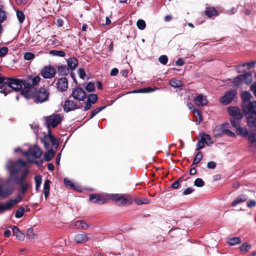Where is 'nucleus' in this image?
Here are the masks:
<instances>
[{
  "mask_svg": "<svg viewBox=\"0 0 256 256\" xmlns=\"http://www.w3.org/2000/svg\"><path fill=\"white\" fill-rule=\"evenodd\" d=\"M22 154L26 156L28 160L32 162L34 158H39L42 154V150L37 145H34L29 148V149L22 152Z\"/></svg>",
  "mask_w": 256,
  "mask_h": 256,
  "instance_id": "5",
  "label": "nucleus"
},
{
  "mask_svg": "<svg viewBox=\"0 0 256 256\" xmlns=\"http://www.w3.org/2000/svg\"><path fill=\"white\" fill-rule=\"evenodd\" d=\"M194 100L196 102V104L200 106H206L208 102L206 97L204 96L202 94H198L194 98Z\"/></svg>",
  "mask_w": 256,
  "mask_h": 256,
  "instance_id": "23",
  "label": "nucleus"
},
{
  "mask_svg": "<svg viewBox=\"0 0 256 256\" xmlns=\"http://www.w3.org/2000/svg\"><path fill=\"white\" fill-rule=\"evenodd\" d=\"M204 146V144L202 142L201 139L198 140L197 144H196V150L198 151L200 150V149L202 148Z\"/></svg>",
  "mask_w": 256,
  "mask_h": 256,
  "instance_id": "60",
  "label": "nucleus"
},
{
  "mask_svg": "<svg viewBox=\"0 0 256 256\" xmlns=\"http://www.w3.org/2000/svg\"><path fill=\"white\" fill-rule=\"evenodd\" d=\"M28 172V170H26L22 172V174L20 178H18V175H16V176H14L11 180L16 184H22V183H24L26 176Z\"/></svg>",
  "mask_w": 256,
  "mask_h": 256,
  "instance_id": "20",
  "label": "nucleus"
},
{
  "mask_svg": "<svg viewBox=\"0 0 256 256\" xmlns=\"http://www.w3.org/2000/svg\"><path fill=\"white\" fill-rule=\"evenodd\" d=\"M202 158V154L201 152H199L197 153L196 156L194 157L192 165H196L199 163Z\"/></svg>",
  "mask_w": 256,
  "mask_h": 256,
  "instance_id": "41",
  "label": "nucleus"
},
{
  "mask_svg": "<svg viewBox=\"0 0 256 256\" xmlns=\"http://www.w3.org/2000/svg\"><path fill=\"white\" fill-rule=\"evenodd\" d=\"M34 180L36 182V190L38 191L42 184V176L40 175H37L34 177Z\"/></svg>",
  "mask_w": 256,
  "mask_h": 256,
  "instance_id": "42",
  "label": "nucleus"
},
{
  "mask_svg": "<svg viewBox=\"0 0 256 256\" xmlns=\"http://www.w3.org/2000/svg\"><path fill=\"white\" fill-rule=\"evenodd\" d=\"M6 18V15L4 11L0 10V24L2 23Z\"/></svg>",
  "mask_w": 256,
  "mask_h": 256,
  "instance_id": "58",
  "label": "nucleus"
},
{
  "mask_svg": "<svg viewBox=\"0 0 256 256\" xmlns=\"http://www.w3.org/2000/svg\"><path fill=\"white\" fill-rule=\"evenodd\" d=\"M242 82L246 84H250L252 82V76L251 72H246L244 74H240Z\"/></svg>",
  "mask_w": 256,
  "mask_h": 256,
  "instance_id": "21",
  "label": "nucleus"
},
{
  "mask_svg": "<svg viewBox=\"0 0 256 256\" xmlns=\"http://www.w3.org/2000/svg\"><path fill=\"white\" fill-rule=\"evenodd\" d=\"M232 83L234 86H238L240 85H242L243 84L242 80L240 78V74L235 77L233 79Z\"/></svg>",
  "mask_w": 256,
  "mask_h": 256,
  "instance_id": "44",
  "label": "nucleus"
},
{
  "mask_svg": "<svg viewBox=\"0 0 256 256\" xmlns=\"http://www.w3.org/2000/svg\"><path fill=\"white\" fill-rule=\"evenodd\" d=\"M26 162L22 160H18L15 162L12 166L9 168L10 173V178L12 179L14 176H16L20 169L26 166Z\"/></svg>",
  "mask_w": 256,
  "mask_h": 256,
  "instance_id": "7",
  "label": "nucleus"
},
{
  "mask_svg": "<svg viewBox=\"0 0 256 256\" xmlns=\"http://www.w3.org/2000/svg\"><path fill=\"white\" fill-rule=\"evenodd\" d=\"M227 111L230 116V118H236V119H242V118L240 110L236 106H230L228 108Z\"/></svg>",
  "mask_w": 256,
  "mask_h": 256,
  "instance_id": "15",
  "label": "nucleus"
},
{
  "mask_svg": "<svg viewBox=\"0 0 256 256\" xmlns=\"http://www.w3.org/2000/svg\"><path fill=\"white\" fill-rule=\"evenodd\" d=\"M110 200H114L115 203L119 206L129 205L132 202V198L126 194H111Z\"/></svg>",
  "mask_w": 256,
  "mask_h": 256,
  "instance_id": "4",
  "label": "nucleus"
},
{
  "mask_svg": "<svg viewBox=\"0 0 256 256\" xmlns=\"http://www.w3.org/2000/svg\"><path fill=\"white\" fill-rule=\"evenodd\" d=\"M243 112L247 116H256V101H251L244 105H242Z\"/></svg>",
  "mask_w": 256,
  "mask_h": 256,
  "instance_id": "11",
  "label": "nucleus"
},
{
  "mask_svg": "<svg viewBox=\"0 0 256 256\" xmlns=\"http://www.w3.org/2000/svg\"><path fill=\"white\" fill-rule=\"evenodd\" d=\"M73 98L79 101L84 100L86 98V94L84 90L80 87L74 88L72 93Z\"/></svg>",
  "mask_w": 256,
  "mask_h": 256,
  "instance_id": "14",
  "label": "nucleus"
},
{
  "mask_svg": "<svg viewBox=\"0 0 256 256\" xmlns=\"http://www.w3.org/2000/svg\"><path fill=\"white\" fill-rule=\"evenodd\" d=\"M23 196L21 194L18 193L14 199H12L4 204H0V212H3L11 210L14 206L18 204L22 200Z\"/></svg>",
  "mask_w": 256,
  "mask_h": 256,
  "instance_id": "8",
  "label": "nucleus"
},
{
  "mask_svg": "<svg viewBox=\"0 0 256 256\" xmlns=\"http://www.w3.org/2000/svg\"><path fill=\"white\" fill-rule=\"evenodd\" d=\"M200 139L204 144H206L209 146L212 144L211 138L208 134H204L201 136Z\"/></svg>",
  "mask_w": 256,
  "mask_h": 256,
  "instance_id": "34",
  "label": "nucleus"
},
{
  "mask_svg": "<svg viewBox=\"0 0 256 256\" xmlns=\"http://www.w3.org/2000/svg\"><path fill=\"white\" fill-rule=\"evenodd\" d=\"M170 84L174 88H180L183 86L182 82L180 80H177L176 78H172L170 80Z\"/></svg>",
  "mask_w": 256,
  "mask_h": 256,
  "instance_id": "33",
  "label": "nucleus"
},
{
  "mask_svg": "<svg viewBox=\"0 0 256 256\" xmlns=\"http://www.w3.org/2000/svg\"><path fill=\"white\" fill-rule=\"evenodd\" d=\"M74 226L76 228L86 230H88L89 226L84 220H78L74 222Z\"/></svg>",
  "mask_w": 256,
  "mask_h": 256,
  "instance_id": "31",
  "label": "nucleus"
},
{
  "mask_svg": "<svg viewBox=\"0 0 256 256\" xmlns=\"http://www.w3.org/2000/svg\"><path fill=\"white\" fill-rule=\"evenodd\" d=\"M25 212V209L24 207H20L16 212L15 216L16 218H20L23 216Z\"/></svg>",
  "mask_w": 256,
  "mask_h": 256,
  "instance_id": "40",
  "label": "nucleus"
},
{
  "mask_svg": "<svg viewBox=\"0 0 256 256\" xmlns=\"http://www.w3.org/2000/svg\"><path fill=\"white\" fill-rule=\"evenodd\" d=\"M64 111L69 112L78 108L76 104L71 100H66L63 106Z\"/></svg>",
  "mask_w": 256,
  "mask_h": 256,
  "instance_id": "19",
  "label": "nucleus"
},
{
  "mask_svg": "<svg viewBox=\"0 0 256 256\" xmlns=\"http://www.w3.org/2000/svg\"><path fill=\"white\" fill-rule=\"evenodd\" d=\"M57 68L59 76H66L70 72V69L66 65L58 66H57Z\"/></svg>",
  "mask_w": 256,
  "mask_h": 256,
  "instance_id": "28",
  "label": "nucleus"
},
{
  "mask_svg": "<svg viewBox=\"0 0 256 256\" xmlns=\"http://www.w3.org/2000/svg\"><path fill=\"white\" fill-rule=\"evenodd\" d=\"M255 64V62H245V63H243L242 64V66L244 67L246 66H247L248 68V70H249L251 68H252V67L254 66Z\"/></svg>",
  "mask_w": 256,
  "mask_h": 256,
  "instance_id": "61",
  "label": "nucleus"
},
{
  "mask_svg": "<svg viewBox=\"0 0 256 256\" xmlns=\"http://www.w3.org/2000/svg\"><path fill=\"white\" fill-rule=\"evenodd\" d=\"M134 202L136 204L138 205H140L142 204H148V200L146 198H143V199H138V198H135L134 200Z\"/></svg>",
  "mask_w": 256,
  "mask_h": 256,
  "instance_id": "53",
  "label": "nucleus"
},
{
  "mask_svg": "<svg viewBox=\"0 0 256 256\" xmlns=\"http://www.w3.org/2000/svg\"><path fill=\"white\" fill-rule=\"evenodd\" d=\"M27 235L30 238L33 239L35 238V234L32 228H30L27 230Z\"/></svg>",
  "mask_w": 256,
  "mask_h": 256,
  "instance_id": "59",
  "label": "nucleus"
},
{
  "mask_svg": "<svg viewBox=\"0 0 256 256\" xmlns=\"http://www.w3.org/2000/svg\"><path fill=\"white\" fill-rule=\"evenodd\" d=\"M50 54L52 56L60 57H64L65 56V52L62 50H52L50 52Z\"/></svg>",
  "mask_w": 256,
  "mask_h": 256,
  "instance_id": "45",
  "label": "nucleus"
},
{
  "mask_svg": "<svg viewBox=\"0 0 256 256\" xmlns=\"http://www.w3.org/2000/svg\"><path fill=\"white\" fill-rule=\"evenodd\" d=\"M50 181L48 180H46L44 182V194L45 196V198L46 199L49 196L50 186Z\"/></svg>",
  "mask_w": 256,
  "mask_h": 256,
  "instance_id": "32",
  "label": "nucleus"
},
{
  "mask_svg": "<svg viewBox=\"0 0 256 256\" xmlns=\"http://www.w3.org/2000/svg\"><path fill=\"white\" fill-rule=\"evenodd\" d=\"M242 242L241 238L238 237H233L230 238L228 242L230 246H234L236 244H240Z\"/></svg>",
  "mask_w": 256,
  "mask_h": 256,
  "instance_id": "36",
  "label": "nucleus"
},
{
  "mask_svg": "<svg viewBox=\"0 0 256 256\" xmlns=\"http://www.w3.org/2000/svg\"><path fill=\"white\" fill-rule=\"evenodd\" d=\"M97 100V96L96 94H91L88 95L87 100L92 103V104H94L96 102Z\"/></svg>",
  "mask_w": 256,
  "mask_h": 256,
  "instance_id": "46",
  "label": "nucleus"
},
{
  "mask_svg": "<svg viewBox=\"0 0 256 256\" xmlns=\"http://www.w3.org/2000/svg\"><path fill=\"white\" fill-rule=\"evenodd\" d=\"M240 136L248 140L249 147L251 148L253 146H256V134L254 132L250 134L246 128Z\"/></svg>",
  "mask_w": 256,
  "mask_h": 256,
  "instance_id": "12",
  "label": "nucleus"
},
{
  "mask_svg": "<svg viewBox=\"0 0 256 256\" xmlns=\"http://www.w3.org/2000/svg\"><path fill=\"white\" fill-rule=\"evenodd\" d=\"M256 206V202L254 200H249L247 203V206L251 208Z\"/></svg>",
  "mask_w": 256,
  "mask_h": 256,
  "instance_id": "64",
  "label": "nucleus"
},
{
  "mask_svg": "<svg viewBox=\"0 0 256 256\" xmlns=\"http://www.w3.org/2000/svg\"><path fill=\"white\" fill-rule=\"evenodd\" d=\"M58 90L62 92L66 91L68 88V79L66 77L58 79L56 82Z\"/></svg>",
  "mask_w": 256,
  "mask_h": 256,
  "instance_id": "17",
  "label": "nucleus"
},
{
  "mask_svg": "<svg viewBox=\"0 0 256 256\" xmlns=\"http://www.w3.org/2000/svg\"><path fill=\"white\" fill-rule=\"evenodd\" d=\"M193 114L194 118L198 121V122H200L202 120V116L201 114V112L198 109H194Z\"/></svg>",
  "mask_w": 256,
  "mask_h": 256,
  "instance_id": "39",
  "label": "nucleus"
},
{
  "mask_svg": "<svg viewBox=\"0 0 256 256\" xmlns=\"http://www.w3.org/2000/svg\"><path fill=\"white\" fill-rule=\"evenodd\" d=\"M241 119H236V118H230V122L232 126L234 128L236 134L240 136L246 128H242L240 126V120Z\"/></svg>",
  "mask_w": 256,
  "mask_h": 256,
  "instance_id": "16",
  "label": "nucleus"
},
{
  "mask_svg": "<svg viewBox=\"0 0 256 256\" xmlns=\"http://www.w3.org/2000/svg\"><path fill=\"white\" fill-rule=\"evenodd\" d=\"M24 57L26 60H31L34 58V54L32 52H27L24 54Z\"/></svg>",
  "mask_w": 256,
  "mask_h": 256,
  "instance_id": "56",
  "label": "nucleus"
},
{
  "mask_svg": "<svg viewBox=\"0 0 256 256\" xmlns=\"http://www.w3.org/2000/svg\"><path fill=\"white\" fill-rule=\"evenodd\" d=\"M204 14L209 18L212 16H218V10L213 6L206 7L204 10Z\"/></svg>",
  "mask_w": 256,
  "mask_h": 256,
  "instance_id": "24",
  "label": "nucleus"
},
{
  "mask_svg": "<svg viewBox=\"0 0 256 256\" xmlns=\"http://www.w3.org/2000/svg\"><path fill=\"white\" fill-rule=\"evenodd\" d=\"M154 90V89L151 87H147L142 88H140L138 90H134L133 92L134 93H148L152 92Z\"/></svg>",
  "mask_w": 256,
  "mask_h": 256,
  "instance_id": "38",
  "label": "nucleus"
},
{
  "mask_svg": "<svg viewBox=\"0 0 256 256\" xmlns=\"http://www.w3.org/2000/svg\"><path fill=\"white\" fill-rule=\"evenodd\" d=\"M252 246L250 244H248L247 242L243 244L240 247V251L244 250L245 252H247L251 248Z\"/></svg>",
  "mask_w": 256,
  "mask_h": 256,
  "instance_id": "52",
  "label": "nucleus"
},
{
  "mask_svg": "<svg viewBox=\"0 0 256 256\" xmlns=\"http://www.w3.org/2000/svg\"><path fill=\"white\" fill-rule=\"evenodd\" d=\"M16 16L20 24H22L24 22L25 20V16L22 11L18 10L16 11Z\"/></svg>",
  "mask_w": 256,
  "mask_h": 256,
  "instance_id": "43",
  "label": "nucleus"
},
{
  "mask_svg": "<svg viewBox=\"0 0 256 256\" xmlns=\"http://www.w3.org/2000/svg\"><path fill=\"white\" fill-rule=\"evenodd\" d=\"M64 182L66 186H70V188L72 190L75 189L74 184L70 180L66 178H64Z\"/></svg>",
  "mask_w": 256,
  "mask_h": 256,
  "instance_id": "57",
  "label": "nucleus"
},
{
  "mask_svg": "<svg viewBox=\"0 0 256 256\" xmlns=\"http://www.w3.org/2000/svg\"><path fill=\"white\" fill-rule=\"evenodd\" d=\"M85 89L88 92H92L94 91L95 89L94 83L90 82H88L85 86Z\"/></svg>",
  "mask_w": 256,
  "mask_h": 256,
  "instance_id": "48",
  "label": "nucleus"
},
{
  "mask_svg": "<svg viewBox=\"0 0 256 256\" xmlns=\"http://www.w3.org/2000/svg\"><path fill=\"white\" fill-rule=\"evenodd\" d=\"M13 190L10 188H4L2 186H0V197L6 198L12 194Z\"/></svg>",
  "mask_w": 256,
  "mask_h": 256,
  "instance_id": "25",
  "label": "nucleus"
},
{
  "mask_svg": "<svg viewBox=\"0 0 256 256\" xmlns=\"http://www.w3.org/2000/svg\"><path fill=\"white\" fill-rule=\"evenodd\" d=\"M54 152L52 148L48 150L44 154V159L46 162H50L54 157Z\"/></svg>",
  "mask_w": 256,
  "mask_h": 256,
  "instance_id": "35",
  "label": "nucleus"
},
{
  "mask_svg": "<svg viewBox=\"0 0 256 256\" xmlns=\"http://www.w3.org/2000/svg\"><path fill=\"white\" fill-rule=\"evenodd\" d=\"M56 70L52 65L44 66L40 72V76L45 79H50L55 76Z\"/></svg>",
  "mask_w": 256,
  "mask_h": 256,
  "instance_id": "9",
  "label": "nucleus"
},
{
  "mask_svg": "<svg viewBox=\"0 0 256 256\" xmlns=\"http://www.w3.org/2000/svg\"><path fill=\"white\" fill-rule=\"evenodd\" d=\"M73 240L77 244H82L88 240V236L84 232L74 234L72 238Z\"/></svg>",
  "mask_w": 256,
  "mask_h": 256,
  "instance_id": "18",
  "label": "nucleus"
},
{
  "mask_svg": "<svg viewBox=\"0 0 256 256\" xmlns=\"http://www.w3.org/2000/svg\"><path fill=\"white\" fill-rule=\"evenodd\" d=\"M44 138L46 139L47 140H50L52 142V140H53L56 138L54 136L53 134H51V132L50 130L48 131V134L44 136Z\"/></svg>",
  "mask_w": 256,
  "mask_h": 256,
  "instance_id": "62",
  "label": "nucleus"
},
{
  "mask_svg": "<svg viewBox=\"0 0 256 256\" xmlns=\"http://www.w3.org/2000/svg\"><path fill=\"white\" fill-rule=\"evenodd\" d=\"M18 184L20 186L21 190L20 193L21 194L22 196H24L26 194V190L30 186V184L28 182Z\"/></svg>",
  "mask_w": 256,
  "mask_h": 256,
  "instance_id": "37",
  "label": "nucleus"
},
{
  "mask_svg": "<svg viewBox=\"0 0 256 256\" xmlns=\"http://www.w3.org/2000/svg\"><path fill=\"white\" fill-rule=\"evenodd\" d=\"M68 68L72 70L76 68L78 64V60L75 57L70 58L67 60Z\"/></svg>",
  "mask_w": 256,
  "mask_h": 256,
  "instance_id": "26",
  "label": "nucleus"
},
{
  "mask_svg": "<svg viewBox=\"0 0 256 256\" xmlns=\"http://www.w3.org/2000/svg\"><path fill=\"white\" fill-rule=\"evenodd\" d=\"M247 124L251 130L256 132V116H247Z\"/></svg>",
  "mask_w": 256,
  "mask_h": 256,
  "instance_id": "22",
  "label": "nucleus"
},
{
  "mask_svg": "<svg viewBox=\"0 0 256 256\" xmlns=\"http://www.w3.org/2000/svg\"><path fill=\"white\" fill-rule=\"evenodd\" d=\"M50 93L48 89L44 87L30 90L28 94L23 96L27 100L32 99L34 102L40 104L48 100Z\"/></svg>",
  "mask_w": 256,
  "mask_h": 256,
  "instance_id": "2",
  "label": "nucleus"
},
{
  "mask_svg": "<svg viewBox=\"0 0 256 256\" xmlns=\"http://www.w3.org/2000/svg\"><path fill=\"white\" fill-rule=\"evenodd\" d=\"M248 196L243 194H240L236 198V199L234 200L232 202L231 206H234L240 203L246 201L248 200Z\"/></svg>",
  "mask_w": 256,
  "mask_h": 256,
  "instance_id": "29",
  "label": "nucleus"
},
{
  "mask_svg": "<svg viewBox=\"0 0 256 256\" xmlns=\"http://www.w3.org/2000/svg\"><path fill=\"white\" fill-rule=\"evenodd\" d=\"M222 132L224 134H225L229 136L235 138L236 134H235L232 132L231 130L226 129V128H222Z\"/></svg>",
  "mask_w": 256,
  "mask_h": 256,
  "instance_id": "50",
  "label": "nucleus"
},
{
  "mask_svg": "<svg viewBox=\"0 0 256 256\" xmlns=\"http://www.w3.org/2000/svg\"><path fill=\"white\" fill-rule=\"evenodd\" d=\"M158 60L161 64L165 65L167 64L168 61V56L166 55H162L159 57Z\"/></svg>",
  "mask_w": 256,
  "mask_h": 256,
  "instance_id": "54",
  "label": "nucleus"
},
{
  "mask_svg": "<svg viewBox=\"0 0 256 256\" xmlns=\"http://www.w3.org/2000/svg\"><path fill=\"white\" fill-rule=\"evenodd\" d=\"M237 94L236 90H230L220 98V102L224 105L228 104L237 98Z\"/></svg>",
  "mask_w": 256,
  "mask_h": 256,
  "instance_id": "10",
  "label": "nucleus"
},
{
  "mask_svg": "<svg viewBox=\"0 0 256 256\" xmlns=\"http://www.w3.org/2000/svg\"><path fill=\"white\" fill-rule=\"evenodd\" d=\"M12 230L14 236H16L17 238L20 240H24V234L22 233L16 226H13Z\"/></svg>",
  "mask_w": 256,
  "mask_h": 256,
  "instance_id": "30",
  "label": "nucleus"
},
{
  "mask_svg": "<svg viewBox=\"0 0 256 256\" xmlns=\"http://www.w3.org/2000/svg\"><path fill=\"white\" fill-rule=\"evenodd\" d=\"M136 25L138 28L141 30L144 29L146 26V22L144 20H138L137 21Z\"/></svg>",
  "mask_w": 256,
  "mask_h": 256,
  "instance_id": "49",
  "label": "nucleus"
},
{
  "mask_svg": "<svg viewBox=\"0 0 256 256\" xmlns=\"http://www.w3.org/2000/svg\"><path fill=\"white\" fill-rule=\"evenodd\" d=\"M106 108L105 106H101L100 108H98L94 109L91 112L90 118H92L94 117L96 114H97L100 111Z\"/></svg>",
  "mask_w": 256,
  "mask_h": 256,
  "instance_id": "47",
  "label": "nucleus"
},
{
  "mask_svg": "<svg viewBox=\"0 0 256 256\" xmlns=\"http://www.w3.org/2000/svg\"><path fill=\"white\" fill-rule=\"evenodd\" d=\"M61 120L60 115L59 114H55L48 118L46 122L48 128L52 126L54 128L61 122Z\"/></svg>",
  "mask_w": 256,
  "mask_h": 256,
  "instance_id": "13",
  "label": "nucleus"
},
{
  "mask_svg": "<svg viewBox=\"0 0 256 256\" xmlns=\"http://www.w3.org/2000/svg\"><path fill=\"white\" fill-rule=\"evenodd\" d=\"M194 184L197 187H202L204 185V182L200 178H197L194 182Z\"/></svg>",
  "mask_w": 256,
  "mask_h": 256,
  "instance_id": "51",
  "label": "nucleus"
},
{
  "mask_svg": "<svg viewBox=\"0 0 256 256\" xmlns=\"http://www.w3.org/2000/svg\"><path fill=\"white\" fill-rule=\"evenodd\" d=\"M111 194L105 193L92 194H90V201L92 203L102 204L106 203L110 200Z\"/></svg>",
  "mask_w": 256,
  "mask_h": 256,
  "instance_id": "6",
  "label": "nucleus"
},
{
  "mask_svg": "<svg viewBox=\"0 0 256 256\" xmlns=\"http://www.w3.org/2000/svg\"><path fill=\"white\" fill-rule=\"evenodd\" d=\"M241 98L242 100V105H244L251 102L250 100L253 98V97L249 92L245 91L242 94Z\"/></svg>",
  "mask_w": 256,
  "mask_h": 256,
  "instance_id": "27",
  "label": "nucleus"
},
{
  "mask_svg": "<svg viewBox=\"0 0 256 256\" xmlns=\"http://www.w3.org/2000/svg\"><path fill=\"white\" fill-rule=\"evenodd\" d=\"M8 52V48L6 46L2 47L0 48V56L4 57V56Z\"/></svg>",
  "mask_w": 256,
  "mask_h": 256,
  "instance_id": "55",
  "label": "nucleus"
},
{
  "mask_svg": "<svg viewBox=\"0 0 256 256\" xmlns=\"http://www.w3.org/2000/svg\"><path fill=\"white\" fill-rule=\"evenodd\" d=\"M78 74L80 78L83 79L86 76V72L84 68H80L78 69Z\"/></svg>",
  "mask_w": 256,
  "mask_h": 256,
  "instance_id": "63",
  "label": "nucleus"
},
{
  "mask_svg": "<svg viewBox=\"0 0 256 256\" xmlns=\"http://www.w3.org/2000/svg\"><path fill=\"white\" fill-rule=\"evenodd\" d=\"M24 80L14 78L4 77V82L2 84V88H4L0 90V93L4 94L5 96L8 94L12 90L18 92L22 90V86H24Z\"/></svg>",
  "mask_w": 256,
  "mask_h": 256,
  "instance_id": "1",
  "label": "nucleus"
},
{
  "mask_svg": "<svg viewBox=\"0 0 256 256\" xmlns=\"http://www.w3.org/2000/svg\"><path fill=\"white\" fill-rule=\"evenodd\" d=\"M24 80V88L21 92V94L24 96L32 90L34 91L36 88L34 86L38 84L40 81V78L38 76L34 77L32 76H28L27 78Z\"/></svg>",
  "mask_w": 256,
  "mask_h": 256,
  "instance_id": "3",
  "label": "nucleus"
}]
</instances>
